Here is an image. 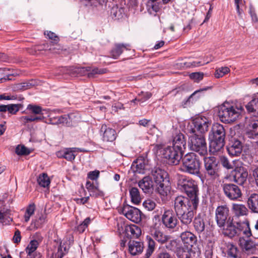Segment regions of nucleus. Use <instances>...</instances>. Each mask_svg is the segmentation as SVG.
Here are the masks:
<instances>
[{"mask_svg": "<svg viewBox=\"0 0 258 258\" xmlns=\"http://www.w3.org/2000/svg\"><path fill=\"white\" fill-rule=\"evenodd\" d=\"M222 233L225 236L232 238L238 236L242 233L246 237L251 235L249 225L248 221H238L236 218L229 217L223 226H219Z\"/></svg>", "mask_w": 258, "mask_h": 258, "instance_id": "f257e3e1", "label": "nucleus"}, {"mask_svg": "<svg viewBox=\"0 0 258 258\" xmlns=\"http://www.w3.org/2000/svg\"><path fill=\"white\" fill-rule=\"evenodd\" d=\"M157 154L169 165H178L183 156V153L171 146L161 144L156 145Z\"/></svg>", "mask_w": 258, "mask_h": 258, "instance_id": "f03ea898", "label": "nucleus"}, {"mask_svg": "<svg viewBox=\"0 0 258 258\" xmlns=\"http://www.w3.org/2000/svg\"><path fill=\"white\" fill-rule=\"evenodd\" d=\"M177 185L178 187L183 191L191 200V202L194 205L195 208L198 206L199 190L198 185L195 180L185 176H181L178 180Z\"/></svg>", "mask_w": 258, "mask_h": 258, "instance_id": "7ed1b4c3", "label": "nucleus"}, {"mask_svg": "<svg viewBox=\"0 0 258 258\" xmlns=\"http://www.w3.org/2000/svg\"><path fill=\"white\" fill-rule=\"evenodd\" d=\"M167 176V172L159 167H154L151 171L150 178L156 184L158 193L163 197L167 196L170 191V187L166 184L168 182Z\"/></svg>", "mask_w": 258, "mask_h": 258, "instance_id": "20e7f679", "label": "nucleus"}, {"mask_svg": "<svg viewBox=\"0 0 258 258\" xmlns=\"http://www.w3.org/2000/svg\"><path fill=\"white\" fill-rule=\"evenodd\" d=\"M242 108L228 103L220 105L218 110V116L221 121L229 123L235 121L239 116Z\"/></svg>", "mask_w": 258, "mask_h": 258, "instance_id": "39448f33", "label": "nucleus"}, {"mask_svg": "<svg viewBox=\"0 0 258 258\" xmlns=\"http://www.w3.org/2000/svg\"><path fill=\"white\" fill-rule=\"evenodd\" d=\"M182 163L180 169L183 172L193 175L200 174L201 162L195 153H189L185 155L182 159Z\"/></svg>", "mask_w": 258, "mask_h": 258, "instance_id": "423d86ee", "label": "nucleus"}, {"mask_svg": "<svg viewBox=\"0 0 258 258\" xmlns=\"http://www.w3.org/2000/svg\"><path fill=\"white\" fill-rule=\"evenodd\" d=\"M205 174L211 179H216L220 176L221 166L218 160L214 156L204 158Z\"/></svg>", "mask_w": 258, "mask_h": 258, "instance_id": "0eeeda50", "label": "nucleus"}, {"mask_svg": "<svg viewBox=\"0 0 258 258\" xmlns=\"http://www.w3.org/2000/svg\"><path fill=\"white\" fill-rule=\"evenodd\" d=\"M188 146L190 150L198 153L200 155L204 156L207 154V146L204 135L192 134L188 138Z\"/></svg>", "mask_w": 258, "mask_h": 258, "instance_id": "6e6552de", "label": "nucleus"}, {"mask_svg": "<svg viewBox=\"0 0 258 258\" xmlns=\"http://www.w3.org/2000/svg\"><path fill=\"white\" fill-rule=\"evenodd\" d=\"M211 123L208 118L205 116H199L194 118L188 126V131L194 134H202L208 131Z\"/></svg>", "mask_w": 258, "mask_h": 258, "instance_id": "1a4fd4ad", "label": "nucleus"}, {"mask_svg": "<svg viewBox=\"0 0 258 258\" xmlns=\"http://www.w3.org/2000/svg\"><path fill=\"white\" fill-rule=\"evenodd\" d=\"M221 187L226 197L230 200H237L242 196L240 188L234 183H223Z\"/></svg>", "mask_w": 258, "mask_h": 258, "instance_id": "9d476101", "label": "nucleus"}, {"mask_svg": "<svg viewBox=\"0 0 258 258\" xmlns=\"http://www.w3.org/2000/svg\"><path fill=\"white\" fill-rule=\"evenodd\" d=\"M121 212L128 219L134 223H139L142 220V212L137 208L123 204Z\"/></svg>", "mask_w": 258, "mask_h": 258, "instance_id": "9b49d317", "label": "nucleus"}, {"mask_svg": "<svg viewBox=\"0 0 258 258\" xmlns=\"http://www.w3.org/2000/svg\"><path fill=\"white\" fill-rule=\"evenodd\" d=\"M177 217L172 210H165L162 216V223L166 228L173 230L178 223Z\"/></svg>", "mask_w": 258, "mask_h": 258, "instance_id": "f8f14e48", "label": "nucleus"}, {"mask_svg": "<svg viewBox=\"0 0 258 258\" xmlns=\"http://www.w3.org/2000/svg\"><path fill=\"white\" fill-rule=\"evenodd\" d=\"M242 142L236 138H231L226 146L227 152L231 157L239 156L242 153Z\"/></svg>", "mask_w": 258, "mask_h": 258, "instance_id": "ddd939ff", "label": "nucleus"}, {"mask_svg": "<svg viewBox=\"0 0 258 258\" xmlns=\"http://www.w3.org/2000/svg\"><path fill=\"white\" fill-rule=\"evenodd\" d=\"M229 209L226 205L219 206L216 209L215 219L217 225L223 226L228 219Z\"/></svg>", "mask_w": 258, "mask_h": 258, "instance_id": "4468645a", "label": "nucleus"}, {"mask_svg": "<svg viewBox=\"0 0 258 258\" xmlns=\"http://www.w3.org/2000/svg\"><path fill=\"white\" fill-rule=\"evenodd\" d=\"M198 206L195 208L194 205L192 204V207L176 214L183 226L188 227L191 224L195 216V211L197 210Z\"/></svg>", "mask_w": 258, "mask_h": 258, "instance_id": "2eb2a0df", "label": "nucleus"}, {"mask_svg": "<svg viewBox=\"0 0 258 258\" xmlns=\"http://www.w3.org/2000/svg\"><path fill=\"white\" fill-rule=\"evenodd\" d=\"M233 181L239 185H243L246 181L248 172L243 167H236L232 172Z\"/></svg>", "mask_w": 258, "mask_h": 258, "instance_id": "dca6fc26", "label": "nucleus"}, {"mask_svg": "<svg viewBox=\"0 0 258 258\" xmlns=\"http://www.w3.org/2000/svg\"><path fill=\"white\" fill-rule=\"evenodd\" d=\"M174 207L176 214L192 207L191 200L184 196L177 197L174 200Z\"/></svg>", "mask_w": 258, "mask_h": 258, "instance_id": "f3484780", "label": "nucleus"}, {"mask_svg": "<svg viewBox=\"0 0 258 258\" xmlns=\"http://www.w3.org/2000/svg\"><path fill=\"white\" fill-rule=\"evenodd\" d=\"M100 132L102 139L104 142H112L117 137L116 131L105 124H102Z\"/></svg>", "mask_w": 258, "mask_h": 258, "instance_id": "a211bd4d", "label": "nucleus"}, {"mask_svg": "<svg viewBox=\"0 0 258 258\" xmlns=\"http://www.w3.org/2000/svg\"><path fill=\"white\" fill-rule=\"evenodd\" d=\"M82 151V150L78 148H69L57 152L56 155L59 158H64L69 161H72L74 160L76 156L75 153L77 152Z\"/></svg>", "mask_w": 258, "mask_h": 258, "instance_id": "6ab92c4d", "label": "nucleus"}, {"mask_svg": "<svg viewBox=\"0 0 258 258\" xmlns=\"http://www.w3.org/2000/svg\"><path fill=\"white\" fill-rule=\"evenodd\" d=\"M39 242L37 240H31L25 249L27 253L26 258H41V255L39 252H37V249Z\"/></svg>", "mask_w": 258, "mask_h": 258, "instance_id": "aec40b11", "label": "nucleus"}, {"mask_svg": "<svg viewBox=\"0 0 258 258\" xmlns=\"http://www.w3.org/2000/svg\"><path fill=\"white\" fill-rule=\"evenodd\" d=\"M172 147L184 153L186 147V140L182 134L178 133L173 137Z\"/></svg>", "mask_w": 258, "mask_h": 258, "instance_id": "412c9836", "label": "nucleus"}, {"mask_svg": "<svg viewBox=\"0 0 258 258\" xmlns=\"http://www.w3.org/2000/svg\"><path fill=\"white\" fill-rule=\"evenodd\" d=\"M225 130L223 125L218 123L214 124L209 135V139H225Z\"/></svg>", "mask_w": 258, "mask_h": 258, "instance_id": "4be33fe9", "label": "nucleus"}, {"mask_svg": "<svg viewBox=\"0 0 258 258\" xmlns=\"http://www.w3.org/2000/svg\"><path fill=\"white\" fill-rule=\"evenodd\" d=\"M125 50L131 51V45L128 44H115L110 51V56L114 59H117Z\"/></svg>", "mask_w": 258, "mask_h": 258, "instance_id": "5701e85b", "label": "nucleus"}, {"mask_svg": "<svg viewBox=\"0 0 258 258\" xmlns=\"http://www.w3.org/2000/svg\"><path fill=\"white\" fill-rule=\"evenodd\" d=\"M180 238L183 243L186 244L187 247H192L197 241L196 236L188 231L182 232L180 234Z\"/></svg>", "mask_w": 258, "mask_h": 258, "instance_id": "b1692460", "label": "nucleus"}, {"mask_svg": "<svg viewBox=\"0 0 258 258\" xmlns=\"http://www.w3.org/2000/svg\"><path fill=\"white\" fill-rule=\"evenodd\" d=\"M128 251L132 255L141 254L144 249L143 243L134 240H130L128 243Z\"/></svg>", "mask_w": 258, "mask_h": 258, "instance_id": "393cba45", "label": "nucleus"}, {"mask_svg": "<svg viewBox=\"0 0 258 258\" xmlns=\"http://www.w3.org/2000/svg\"><path fill=\"white\" fill-rule=\"evenodd\" d=\"M209 151L212 154L220 151L225 145V139H210Z\"/></svg>", "mask_w": 258, "mask_h": 258, "instance_id": "a878e982", "label": "nucleus"}, {"mask_svg": "<svg viewBox=\"0 0 258 258\" xmlns=\"http://www.w3.org/2000/svg\"><path fill=\"white\" fill-rule=\"evenodd\" d=\"M89 71V70L85 68H76L74 69V72L80 76L87 75L89 78L94 77V76L96 74H102L105 73L103 70L98 68H94L90 72H88Z\"/></svg>", "mask_w": 258, "mask_h": 258, "instance_id": "bb28decb", "label": "nucleus"}, {"mask_svg": "<svg viewBox=\"0 0 258 258\" xmlns=\"http://www.w3.org/2000/svg\"><path fill=\"white\" fill-rule=\"evenodd\" d=\"M125 230L127 237L131 239L139 238L142 233L141 228L133 224L126 226Z\"/></svg>", "mask_w": 258, "mask_h": 258, "instance_id": "cd10ccee", "label": "nucleus"}, {"mask_svg": "<svg viewBox=\"0 0 258 258\" xmlns=\"http://www.w3.org/2000/svg\"><path fill=\"white\" fill-rule=\"evenodd\" d=\"M139 186L145 193H149L153 186V181L150 176H145L138 182Z\"/></svg>", "mask_w": 258, "mask_h": 258, "instance_id": "c85d7f7f", "label": "nucleus"}, {"mask_svg": "<svg viewBox=\"0 0 258 258\" xmlns=\"http://www.w3.org/2000/svg\"><path fill=\"white\" fill-rule=\"evenodd\" d=\"M245 135L250 139H254L258 136V120L251 121L249 124Z\"/></svg>", "mask_w": 258, "mask_h": 258, "instance_id": "c756f323", "label": "nucleus"}, {"mask_svg": "<svg viewBox=\"0 0 258 258\" xmlns=\"http://www.w3.org/2000/svg\"><path fill=\"white\" fill-rule=\"evenodd\" d=\"M247 205L249 209L253 213H258V194H252L248 198Z\"/></svg>", "mask_w": 258, "mask_h": 258, "instance_id": "7c9ffc66", "label": "nucleus"}, {"mask_svg": "<svg viewBox=\"0 0 258 258\" xmlns=\"http://www.w3.org/2000/svg\"><path fill=\"white\" fill-rule=\"evenodd\" d=\"M232 210L235 215L233 217L236 218L247 215L248 210L245 205L242 204H233Z\"/></svg>", "mask_w": 258, "mask_h": 258, "instance_id": "2f4dec72", "label": "nucleus"}, {"mask_svg": "<svg viewBox=\"0 0 258 258\" xmlns=\"http://www.w3.org/2000/svg\"><path fill=\"white\" fill-rule=\"evenodd\" d=\"M226 248L227 258H240L239 250L236 245L232 243L228 242L226 243Z\"/></svg>", "mask_w": 258, "mask_h": 258, "instance_id": "473e14b6", "label": "nucleus"}, {"mask_svg": "<svg viewBox=\"0 0 258 258\" xmlns=\"http://www.w3.org/2000/svg\"><path fill=\"white\" fill-rule=\"evenodd\" d=\"M193 223L195 229L198 233H201L205 230V221L200 215L195 217Z\"/></svg>", "mask_w": 258, "mask_h": 258, "instance_id": "72a5a7b5", "label": "nucleus"}, {"mask_svg": "<svg viewBox=\"0 0 258 258\" xmlns=\"http://www.w3.org/2000/svg\"><path fill=\"white\" fill-rule=\"evenodd\" d=\"M152 237L159 243L164 244L169 239L170 236L164 234L162 232L158 230H155L152 233Z\"/></svg>", "mask_w": 258, "mask_h": 258, "instance_id": "f704fd0d", "label": "nucleus"}, {"mask_svg": "<svg viewBox=\"0 0 258 258\" xmlns=\"http://www.w3.org/2000/svg\"><path fill=\"white\" fill-rule=\"evenodd\" d=\"M130 196L131 199V202L135 204L138 205L141 202V197L139 189L137 187H132L129 190Z\"/></svg>", "mask_w": 258, "mask_h": 258, "instance_id": "c9c22d12", "label": "nucleus"}, {"mask_svg": "<svg viewBox=\"0 0 258 258\" xmlns=\"http://www.w3.org/2000/svg\"><path fill=\"white\" fill-rule=\"evenodd\" d=\"M148 247L146 251L145 258H149L155 249L156 243L153 238L149 235L146 237Z\"/></svg>", "mask_w": 258, "mask_h": 258, "instance_id": "e433bc0d", "label": "nucleus"}, {"mask_svg": "<svg viewBox=\"0 0 258 258\" xmlns=\"http://www.w3.org/2000/svg\"><path fill=\"white\" fill-rule=\"evenodd\" d=\"M73 114L63 115L55 117L54 122L55 124H62L63 125L69 126L71 125L72 116Z\"/></svg>", "mask_w": 258, "mask_h": 258, "instance_id": "4c0bfd02", "label": "nucleus"}, {"mask_svg": "<svg viewBox=\"0 0 258 258\" xmlns=\"http://www.w3.org/2000/svg\"><path fill=\"white\" fill-rule=\"evenodd\" d=\"M124 13V9L121 7H118L117 6H113L110 10L111 17L115 20H119L122 18Z\"/></svg>", "mask_w": 258, "mask_h": 258, "instance_id": "58836bf2", "label": "nucleus"}, {"mask_svg": "<svg viewBox=\"0 0 258 258\" xmlns=\"http://www.w3.org/2000/svg\"><path fill=\"white\" fill-rule=\"evenodd\" d=\"M37 182L40 186L43 187H47L49 186L50 180L48 175L46 173H43L38 176Z\"/></svg>", "mask_w": 258, "mask_h": 258, "instance_id": "ea45409f", "label": "nucleus"}, {"mask_svg": "<svg viewBox=\"0 0 258 258\" xmlns=\"http://www.w3.org/2000/svg\"><path fill=\"white\" fill-rule=\"evenodd\" d=\"M64 245H62L61 243L59 244L57 248V252L52 253L51 258H62L68 252L66 246H64Z\"/></svg>", "mask_w": 258, "mask_h": 258, "instance_id": "a19ab883", "label": "nucleus"}, {"mask_svg": "<svg viewBox=\"0 0 258 258\" xmlns=\"http://www.w3.org/2000/svg\"><path fill=\"white\" fill-rule=\"evenodd\" d=\"M54 43L50 41L42 44L36 45L34 47L35 51H41L42 50H52L53 49Z\"/></svg>", "mask_w": 258, "mask_h": 258, "instance_id": "79ce46f5", "label": "nucleus"}, {"mask_svg": "<svg viewBox=\"0 0 258 258\" xmlns=\"http://www.w3.org/2000/svg\"><path fill=\"white\" fill-rule=\"evenodd\" d=\"M246 108L250 112H255L258 110V98H253L246 105Z\"/></svg>", "mask_w": 258, "mask_h": 258, "instance_id": "37998d69", "label": "nucleus"}, {"mask_svg": "<svg viewBox=\"0 0 258 258\" xmlns=\"http://www.w3.org/2000/svg\"><path fill=\"white\" fill-rule=\"evenodd\" d=\"M152 93L150 92H141L139 94L138 98H135L131 101L132 102L135 103L136 101H138L141 103H143L150 98L152 96Z\"/></svg>", "mask_w": 258, "mask_h": 258, "instance_id": "c03bdc74", "label": "nucleus"}, {"mask_svg": "<svg viewBox=\"0 0 258 258\" xmlns=\"http://www.w3.org/2000/svg\"><path fill=\"white\" fill-rule=\"evenodd\" d=\"M46 214H42L38 219L32 222V225H34V227L36 229L41 227L42 225L46 222Z\"/></svg>", "mask_w": 258, "mask_h": 258, "instance_id": "a18cd8bd", "label": "nucleus"}, {"mask_svg": "<svg viewBox=\"0 0 258 258\" xmlns=\"http://www.w3.org/2000/svg\"><path fill=\"white\" fill-rule=\"evenodd\" d=\"M35 210V205L34 204H30L27 208L25 215L24 219L26 222L29 221L30 217L33 215Z\"/></svg>", "mask_w": 258, "mask_h": 258, "instance_id": "49530a36", "label": "nucleus"}, {"mask_svg": "<svg viewBox=\"0 0 258 258\" xmlns=\"http://www.w3.org/2000/svg\"><path fill=\"white\" fill-rule=\"evenodd\" d=\"M230 69L228 67H221L216 70L215 77L216 78H220L230 72Z\"/></svg>", "mask_w": 258, "mask_h": 258, "instance_id": "de8ad7c7", "label": "nucleus"}, {"mask_svg": "<svg viewBox=\"0 0 258 258\" xmlns=\"http://www.w3.org/2000/svg\"><path fill=\"white\" fill-rule=\"evenodd\" d=\"M91 222V219L89 217L86 218L83 222L79 224L77 227L76 230L80 233H83L85 229L88 227Z\"/></svg>", "mask_w": 258, "mask_h": 258, "instance_id": "09e8293b", "label": "nucleus"}, {"mask_svg": "<svg viewBox=\"0 0 258 258\" xmlns=\"http://www.w3.org/2000/svg\"><path fill=\"white\" fill-rule=\"evenodd\" d=\"M16 153L19 155H27L30 151L24 145H18L16 149Z\"/></svg>", "mask_w": 258, "mask_h": 258, "instance_id": "8fccbe9b", "label": "nucleus"}, {"mask_svg": "<svg viewBox=\"0 0 258 258\" xmlns=\"http://www.w3.org/2000/svg\"><path fill=\"white\" fill-rule=\"evenodd\" d=\"M7 111L12 114H15L19 111L21 106L20 104H10L8 105Z\"/></svg>", "mask_w": 258, "mask_h": 258, "instance_id": "3c124183", "label": "nucleus"}, {"mask_svg": "<svg viewBox=\"0 0 258 258\" xmlns=\"http://www.w3.org/2000/svg\"><path fill=\"white\" fill-rule=\"evenodd\" d=\"M143 205L146 210L150 211L155 208L156 204L153 201L148 199L144 202Z\"/></svg>", "mask_w": 258, "mask_h": 258, "instance_id": "603ef678", "label": "nucleus"}, {"mask_svg": "<svg viewBox=\"0 0 258 258\" xmlns=\"http://www.w3.org/2000/svg\"><path fill=\"white\" fill-rule=\"evenodd\" d=\"M189 77L195 82L198 83L203 79L204 74L200 72L192 73L189 75Z\"/></svg>", "mask_w": 258, "mask_h": 258, "instance_id": "864d4df0", "label": "nucleus"}, {"mask_svg": "<svg viewBox=\"0 0 258 258\" xmlns=\"http://www.w3.org/2000/svg\"><path fill=\"white\" fill-rule=\"evenodd\" d=\"M207 90V88H205L202 89H200L198 90H197L195 91L192 94H191L188 98H187L186 100H184L183 101V105H187L188 103H189L191 101V99L193 98L194 97L196 96L197 95L199 94V93L204 91H206Z\"/></svg>", "mask_w": 258, "mask_h": 258, "instance_id": "5fc2aeb1", "label": "nucleus"}, {"mask_svg": "<svg viewBox=\"0 0 258 258\" xmlns=\"http://www.w3.org/2000/svg\"><path fill=\"white\" fill-rule=\"evenodd\" d=\"M90 196L95 198H102L104 196V193L99 188L98 186L95 189H94L93 191L90 193Z\"/></svg>", "mask_w": 258, "mask_h": 258, "instance_id": "6e6d98bb", "label": "nucleus"}, {"mask_svg": "<svg viewBox=\"0 0 258 258\" xmlns=\"http://www.w3.org/2000/svg\"><path fill=\"white\" fill-rule=\"evenodd\" d=\"M27 109L31 111L32 113L36 114H39L42 112V108L40 106L32 104H29L27 106Z\"/></svg>", "mask_w": 258, "mask_h": 258, "instance_id": "4d7b16f0", "label": "nucleus"}, {"mask_svg": "<svg viewBox=\"0 0 258 258\" xmlns=\"http://www.w3.org/2000/svg\"><path fill=\"white\" fill-rule=\"evenodd\" d=\"M156 258H172L171 255L165 249L157 251Z\"/></svg>", "mask_w": 258, "mask_h": 258, "instance_id": "13d9d810", "label": "nucleus"}, {"mask_svg": "<svg viewBox=\"0 0 258 258\" xmlns=\"http://www.w3.org/2000/svg\"><path fill=\"white\" fill-rule=\"evenodd\" d=\"M134 166H136V171L139 173L143 172L145 168V164L142 160H137L136 162L134 163Z\"/></svg>", "mask_w": 258, "mask_h": 258, "instance_id": "bf43d9fd", "label": "nucleus"}, {"mask_svg": "<svg viewBox=\"0 0 258 258\" xmlns=\"http://www.w3.org/2000/svg\"><path fill=\"white\" fill-rule=\"evenodd\" d=\"M99 175V171L95 170L94 171H90L87 174V177L91 180H96L98 178Z\"/></svg>", "mask_w": 258, "mask_h": 258, "instance_id": "052dcab7", "label": "nucleus"}, {"mask_svg": "<svg viewBox=\"0 0 258 258\" xmlns=\"http://www.w3.org/2000/svg\"><path fill=\"white\" fill-rule=\"evenodd\" d=\"M178 258H191V253L188 250H180L178 253Z\"/></svg>", "mask_w": 258, "mask_h": 258, "instance_id": "680f3d73", "label": "nucleus"}, {"mask_svg": "<svg viewBox=\"0 0 258 258\" xmlns=\"http://www.w3.org/2000/svg\"><path fill=\"white\" fill-rule=\"evenodd\" d=\"M98 186V184L96 185H94L93 183L91 182L90 181H87L86 184V187L87 189L88 192L89 193L91 192L96 187Z\"/></svg>", "mask_w": 258, "mask_h": 258, "instance_id": "e2e57ef3", "label": "nucleus"}, {"mask_svg": "<svg viewBox=\"0 0 258 258\" xmlns=\"http://www.w3.org/2000/svg\"><path fill=\"white\" fill-rule=\"evenodd\" d=\"M44 34L46 35L50 39H51L55 42H58L59 40L58 37L52 32L47 31L46 33L45 32Z\"/></svg>", "mask_w": 258, "mask_h": 258, "instance_id": "0e129e2a", "label": "nucleus"}, {"mask_svg": "<svg viewBox=\"0 0 258 258\" xmlns=\"http://www.w3.org/2000/svg\"><path fill=\"white\" fill-rule=\"evenodd\" d=\"M21 239V232L19 230H17L14 234L13 237V241L14 243H18L20 242Z\"/></svg>", "mask_w": 258, "mask_h": 258, "instance_id": "69168bd1", "label": "nucleus"}, {"mask_svg": "<svg viewBox=\"0 0 258 258\" xmlns=\"http://www.w3.org/2000/svg\"><path fill=\"white\" fill-rule=\"evenodd\" d=\"M222 164L224 167L226 168L227 169H231L232 168V165L229 162V160L226 158H224L222 160Z\"/></svg>", "mask_w": 258, "mask_h": 258, "instance_id": "338daca9", "label": "nucleus"}, {"mask_svg": "<svg viewBox=\"0 0 258 258\" xmlns=\"http://www.w3.org/2000/svg\"><path fill=\"white\" fill-rule=\"evenodd\" d=\"M252 176L255 179L256 185L258 186V166H255L252 169Z\"/></svg>", "mask_w": 258, "mask_h": 258, "instance_id": "774afa93", "label": "nucleus"}]
</instances>
